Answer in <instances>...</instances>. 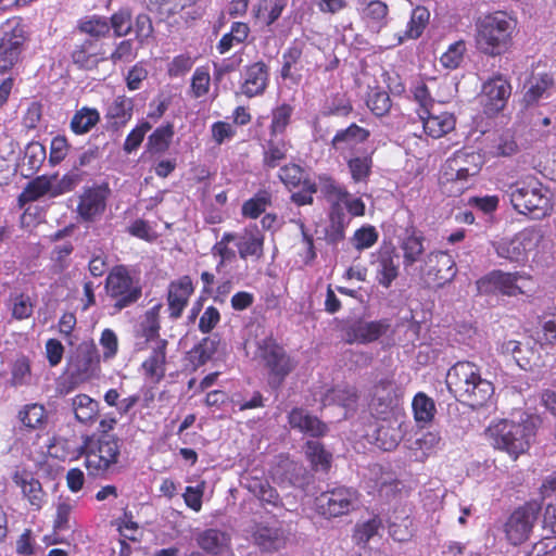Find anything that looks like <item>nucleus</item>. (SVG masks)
<instances>
[{"label":"nucleus","mask_w":556,"mask_h":556,"mask_svg":"<svg viewBox=\"0 0 556 556\" xmlns=\"http://www.w3.org/2000/svg\"><path fill=\"white\" fill-rule=\"evenodd\" d=\"M494 391V384L481 374L468 386L467 391L464 388L463 393H457L454 397L460 404L478 409L491 402Z\"/></svg>","instance_id":"21"},{"label":"nucleus","mask_w":556,"mask_h":556,"mask_svg":"<svg viewBox=\"0 0 556 556\" xmlns=\"http://www.w3.org/2000/svg\"><path fill=\"white\" fill-rule=\"evenodd\" d=\"M101 355L92 340L80 342L67 358V378L73 387L90 380L100 369Z\"/></svg>","instance_id":"9"},{"label":"nucleus","mask_w":556,"mask_h":556,"mask_svg":"<svg viewBox=\"0 0 556 556\" xmlns=\"http://www.w3.org/2000/svg\"><path fill=\"white\" fill-rule=\"evenodd\" d=\"M134 100L125 94L116 96L108 105L105 118L114 128L124 127L134 114Z\"/></svg>","instance_id":"32"},{"label":"nucleus","mask_w":556,"mask_h":556,"mask_svg":"<svg viewBox=\"0 0 556 556\" xmlns=\"http://www.w3.org/2000/svg\"><path fill=\"white\" fill-rule=\"evenodd\" d=\"M430 12L426 7H416L410 14V18L407 23L404 36H400L397 43H402L405 39H417L419 38L427 25L429 24Z\"/></svg>","instance_id":"52"},{"label":"nucleus","mask_w":556,"mask_h":556,"mask_svg":"<svg viewBox=\"0 0 556 556\" xmlns=\"http://www.w3.org/2000/svg\"><path fill=\"white\" fill-rule=\"evenodd\" d=\"M376 279L383 288H390L399 277V261L394 248L381 250L377 257Z\"/></svg>","instance_id":"31"},{"label":"nucleus","mask_w":556,"mask_h":556,"mask_svg":"<svg viewBox=\"0 0 556 556\" xmlns=\"http://www.w3.org/2000/svg\"><path fill=\"white\" fill-rule=\"evenodd\" d=\"M237 239V233L231 231H226L223 233L220 240H218L213 247H212V254L213 256H218L219 261L216 264V271L219 273L223 267L227 263H230L236 260L237 254L233 249L229 247L231 242H235Z\"/></svg>","instance_id":"55"},{"label":"nucleus","mask_w":556,"mask_h":556,"mask_svg":"<svg viewBox=\"0 0 556 556\" xmlns=\"http://www.w3.org/2000/svg\"><path fill=\"white\" fill-rule=\"evenodd\" d=\"M540 511L539 503L527 502L510 514L505 522V534L513 545L522 544L529 539Z\"/></svg>","instance_id":"13"},{"label":"nucleus","mask_w":556,"mask_h":556,"mask_svg":"<svg viewBox=\"0 0 556 556\" xmlns=\"http://www.w3.org/2000/svg\"><path fill=\"white\" fill-rule=\"evenodd\" d=\"M101 121L100 112L96 108L81 106L76 110L70 122V129L76 136L86 135Z\"/></svg>","instance_id":"40"},{"label":"nucleus","mask_w":556,"mask_h":556,"mask_svg":"<svg viewBox=\"0 0 556 556\" xmlns=\"http://www.w3.org/2000/svg\"><path fill=\"white\" fill-rule=\"evenodd\" d=\"M359 494L356 489L346 485H334L321 492L315 498L316 509L326 519L349 515L354 510Z\"/></svg>","instance_id":"10"},{"label":"nucleus","mask_w":556,"mask_h":556,"mask_svg":"<svg viewBox=\"0 0 556 556\" xmlns=\"http://www.w3.org/2000/svg\"><path fill=\"white\" fill-rule=\"evenodd\" d=\"M520 279H529V277H526L518 271L504 273L501 270L493 271L489 276V281L494 286V288L502 294L508 296H516L525 293L522 288L518 286V280Z\"/></svg>","instance_id":"42"},{"label":"nucleus","mask_w":556,"mask_h":556,"mask_svg":"<svg viewBox=\"0 0 556 556\" xmlns=\"http://www.w3.org/2000/svg\"><path fill=\"white\" fill-rule=\"evenodd\" d=\"M511 94L510 81L503 74H494L482 85L481 105L488 117H494L501 113Z\"/></svg>","instance_id":"14"},{"label":"nucleus","mask_w":556,"mask_h":556,"mask_svg":"<svg viewBox=\"0 0 556 556\" xmlns=\"http://www.w3.org/2000/svg\"><path fill=\"white\" fill-rule=\"evenodd\" d=\"M319 48L306 39L295 38L286 48L281 56L280 77L283 80L299 83L302 72H309L318 66Z\"/></svg>","instance_id":"7"},{"label":"nucleus","mask_w":556,"mask_h":556,"mask_svg":"<svg viewBox=\"0 0 556 556\" xmlns=\"http://www.w3.org/2000/svg\"><path fill=\"white\" fill-rule=\"evenodd\" d=\"M494 391V384L481 374L468 386L467 391L464 388L463 393H457L454 397L460 404L478 409L491 402Z\"/></svg>","instance_id":"22"},{"label":"nucleus","mask_w":556,"mask_h":556,"mask_svg":"<svg viewBox=\"0 0 556 556\" xmlns=\"http://www.w3.org/2000/svg\"><path fill=\"white\" fill-rule=\"evenodd\" d=\"M111 190L108 184L85 187L78 197L76 212L83 222L97 220L106 210Z\"/></svg>","instance_id":"15"},{"label":"nucleus","mask_w":556,"mask_h":556,"mask_svg":"<svg viewBox=\"0 0 556 556\" xmlns=\"http://www.w3.org/2000/svg\"><path fill=\"white\" fill-rule=\"evenodd\" d=\"M395 402L394 383L390 379H382L372 388L370 405L380 414L387 413Z\"/></svg>","instance_id":"46"},{"label":"nucleus","mask_w":556,"mask_h":556,"mask_svg":"<svg viewBox=\"0 0 556 556\" xmlns=\"http://www.w3.org/2000/svg\"><path fill=\"white\" fill-rule=\"evenodd\" d=\"M506 351L513 354L518 366L523 370H532L538 366L540 353L529 343L510 340L505 344Z\"/></svg>","instance_id":"43"},{"label":"nucleus","mask_w":556,"mask_h":556,"mask_svg":"<svg viewBox=\"0 0 556 556\" xmlns=\"http://www.w3.org/2000/svg\"><path fill=\"white\" fill-rule=\"evenodd\" d=\"M104 289L112 302L114 314L136 304L142 296L139 278L134 277L129 268L123 264L115 265L109 271Z\"/></svg>","instance_id":"6"},{"label":"nucleus","mask_w":556,"mask_h":556,"mask_svg":"<svg viewBox=\"0 0 556 556\" xmlns=\"http://www.w3.org/2000/svg\"><path fill=\"white\" fill-rule=\"evenodd\" d=\"M383 529L382 520L375 516L366 521L356 523L353 531V541L357 545H366L371 539L380 534Z\"/></svg>","instance_id":"58"},{"label":"nucleus","mask_w":556,"mask_h":556,"mask_svg":"<svg viewBox=\"0 0 556 556\" xmlns=\"http://www.w3.org/2000/svg\"><path fill=\"white\" fill-rule=\"evenodd\" d=\"M391 327L389 319H379L374 321H356L349 326L345 331V342L349 344H366L377 341Z\"/></svg>","instance_id":"18"},{"label":"nucleus","mask_w":556,"mask_h":556,"mask_svg":"<svg viewBox=\"0 0 556 556\" xmlns=\"http://www.w3.org/2000/svg\"><path fill=\"white\" fill-rule=\"evenodd\" d=\"M291 144L289 141L269 135V138L263 147V167L265 169H274L280 166V164L287 160Z\"/></svg>","instance_id":"35"},{"label":"nucleus","mask_w":556,"mask_h":556,"mask_svg":"<svg viewBox=\"0 0 556 556\" xmlns=\"http://www.w3.org/2000/svg\"><path fill=\"white\" fill-rule=\"evenodd\" d=\"M269 84V66L262 60L244 66L240 91L251 99L262 96Z\"/></svg>","instance_id":"17"},{"label":"nucleus","mask_w":556,"mask_h":556,"mask_svg":"<svg viewBox=\"0 0 556 556\" xmlns=\"http://www.w3.org/2000/svg\"><path fill=\"white\" fill-rule=\"evenodd\" d=\"M162 305L155 304L151 308H149L143 316V319L140 324L141 336L146 339L147 342L154 341L155 342L161 339L160 338V311Z\"/></svg>","instance_id":"59"},{"label":"nucleus","mask_w":556,"mask_h":556,"mask_svg":"<svg viewBox=\"0 0 556 556\" xmlns=\"http://www.w3.org/2000/svg\"><path fill=\"white\" fill-rule=\"evenodd\" d=\"M121 448L117 435L86 434L81 438L75 459L84 457V467L90 479H108L118 472Z\"/></svg>","instance_id":"2"},{"label":"nucleus","mask_w":556,"mask_h":556,"mask_svg":"<svg viewBox=\"0 0 556 556\" xmlns=\"http://www.w3.org/2000/svg\"><path fill=\"white\" fill-rule=\"evenodd\" d=\"M486 434L494 448L507 453L516 460L530 448L536 435V426L531 419L521 422L501 419L488 427Z\"/></svg>","instance_id":"3"},{"label":"nucleus","mask_w":556,"mask_h":556,"mask_svg":"<svg viewBox=\"0 0 556 556\" xmlns=\"http://www.w3.org/2000/svg\"><path fill=\"white\" fill-rule=\"evenodd\" d=\"M175 135L174 124L167 122L156 127L149 136L146 144L151 155H161L168 151Z\"/></svg>","instance_id":"37"},{"label":"nucleus","mask_w":556,"mask_h":556,"mask_svg":"<svg viewBox=\"0 0 556 556\" xmlns=\"http://www.w3.org/2000/svg\"><path fill=\"white\" fill-rule=\"evenodd\" d=\"M253 540L262 549L275 551L280 545V531L277 528L258 525L253 532Z\"/></svg>","instance_id":"61"},{"label":"nucleus","mask_w":556,"mask_h":556,"mask_svg":"<svg viewBox=\"0 0 556 556\" xmlns=\"http://www.w3.org/2000/svg\"><path fill=\"white\" fill-rule=\"evenodd\" d=\"M370 137V131L356 123H351L348 127L337 130L331 139V148L343 155L345 152H353L355 146L366 142Z\"/></svg>","instance_id":"25"},{"label":"nucleus","mask_w":556,"mask_h":556,"mask_svg":"<svg viewBox=\"0 0 556 556\" xmlns=\"http://www.w3.org/2000/svg\"><path fill=\"white\" fill-rule=\"evenodd\" d=\"M31 377L30 361L27 356L17 357L11 369L10 383L12 387H21L27 384Z\"/></svg>","instance_id":"64"},{"label":"nucleus","mask_w":556,"mask_h":556,"mask_svg":"<svg viewBox=\"0 0 556 556\" xmlns=\"http://www.w3.org/2000/svg\"><path fill=\"white\" fill-rule=\"evenodd\" d=\"M353 112V104L345 92H336L326 98L320 114L324 117H348Z\"/></svg>","instance_id":"49"},{"label":"nucleus","mask_w":556,"mask_h":556,"mask_svg":"<svg viewBox=\"0 0 556 556\" xmlns=\"http://www.w3.org/2000/svg\"><path fill=\"white\" fill-rule=\"evenodd\" d=\"M17 419L26 430H39L46 427L48 422V413L45 405L39 403H29L20 408Z\"/></svg>","instance_id":"38"},{"label":"nucleus","mask_w":556,"mask_h":556,"mask_svg":"<svg viewBox=\"0 0 556 556\" xmlns=\"http://www.w3.org/2000/svg\"><path fill=\"white\" fill-rule=\"evenodd\" d=\"M303 447L312 470L328 473L332 464V454L326 450L325 445L319 441L307 440Z\"/></svg>","instance_id":"36"},{"label":"nucleus","mask_w":556,"mask_h":556,"mask_svg":"<svg viewBox=\"0 0 556 556\" xmlns=\"http://www.w3.org/2000/svg\"><path fill=\"white\" fill-rule=\"evenodd\" d=\"M75 418L83 425H92L99 415V402L85 393L77 394L72 400Z\"/></svg>","instance_id":"45"},{"label":"nucleus","mask_w":556,"mask_h":556,"mask_svg":"<svg viewBox=\"0 0 556 556\" xmlns=\"http://www.w3.org/2000/svg\"><path fill=\"white\" fill-rule=\"evenodd\" d=\"M51 181L46 176L30 180L17 198L18 206L24 207L29 202L37 201L51 190Z\"/></svg>","instance_id":"54"},{"label":"nucleus","mask_w":556,"mask_h":556,"mask_svg":"<svg viewBox=\"0 0 556 556\" xmlns=\"http://www.w3.org/2000/svg\"><path fill=\"white\" fill-rule=\"evenodd\" d=\"M273 205V194L267 189H261L245 200L241 206V216L247 219H257Z\"/></svg>","instance_id":"44"},{"label":"nucleus","mask_w":556,"mask_h":556,"mask_svg":"<svg viewBox=\"0 0 556 556\" xmlns=\"http://www.w3.org/2000/svg\"><path fill=\"white\" fill-rule=\"evenodd\" d=\"M102 45L94 39H84L80 43L75 45L71 56L75 65L81 70H92L104 60L100 58Z\"/></svg>","instance_id":"28"},{"label":"nucleus","mask_w":556,"mask_h":556,"mask_svg":"<svg viewBox=\"0 0 556 556\" xmlns=\"http://www.w3.org/2000/svg\"><path fill=\"white\" fill-rule=\"evenodd\" d=\"M287 420L291 429L311 438H323L329 431L326 422L303 407H293L288 413Z\"/></svg>","instance_id":"19"},{"label":"nucleus","mask_w":556,"mask_h":556,"mask_svg":"<svg viewBox=\"0 0 556 556\" xmlns=\"http://www.w3.org/2000/svg\"><path fill=\"white\" fill-rule=\"evenodd\" d=\"M167 345V340L159 339L150 355L141 364L144 376L155 382H160L165 377Z\"/></svg>","instance_id":"27"},{"label":"nucleus","mask_w":556,"mask_h":556,"mask_svg":"<svg viewBox=\"0 0 556 556\" xmlns=\"http://www.w3.org/2000/svg\"><path fill=\"white\" fill-rule=\"evenodd\" d=\"M418 117L422 123L425 132L435 139L454 130L456 125V118L450 112L433 114L431 110H428L425 114L418 115Z\"/></svg>","instance_id":"29"},{"label":"nucleus","mask_w":556,"mask_h":556,"mask_svg":"<svg viewBox=\"0 0 556 556\" xmlns=\"http://www.w3.org/2000/svg\"><path fill=\"white\" fill-rule=\"evenodd\" d=\"M12 480L21 489L23 497L28 502L29 506L34 510L39 511L47 502V493L41 482L33 472L26 469L16 470L12 476Z\"/></svg>","instance_id":"20"},{"label":"nucleus","mask_w":556,"mask_h":556,"mask_svg":"<svg viewBox=\"0 0 556 556\" xmlns=\"http://www.w3.org/2000/svg\"><path fill=\"white\" fill-rule=\"evenodd\" d=\"M278 178L291 191V201L298 206L312 205L317 185L309 174L296 163L280 166Z\"/></svg>","instance_id":"8"},{"label":"nucleus","mask_w":556,"mask_h":556,"mask_svg":"<svg viewBox=\"0 0 556 556\" xmlns=\"http://www.w3.org/2000/svg\"><path fill=\"white\" fill-rule=\"evenodd\" d=\"M244 488L257 497L264 506L278 508L283 505L277 490L264 478L250 476L245 478Z\"/></svg>","instance_id":"33"},{"label":"nucleus","mask_w":556,"mask_h":556,"mask_svg":"<svg viewBox=\"0 0 556 556\" xmlns=\"http://www.w3.org/2000/svg\"><path fill=\"white\" fill-rule=\"evenodd\" d=\"M410 229H413L412 232L404 237L400 244L403 251V263L406 267L414 265L425 251V238L414 227Z\"/></svg>","instance_id":"51"},{"label":"nucleus","mask_w":556,"mask_h":556,"mask_svg":"<svg viewBox=\"0 0 556 556\" xmlns=\"http://www.w3.org/2000/svg\"><path fill=\"white\" fill-rule=\"evenodd\" d=\"M258 352L273 384L280 386L295 368V362L273 337H267L260 343Z\"/></svg>","instance_id":"11"},{"label":"nucleus","mask_w":556,"mask_h":556,"mask_svg":"<svg viewBox=\"0 0 556 556\" xmlns=\"http://www.w3.org/2000/svg\"><path fill=\"white\" fill-rule=\"evenodd\" d=\"M324 402L354 410L357 406L358 393L355 387L336 386L325 394Z\"/></svg>","instance_id":"47"},{"label":"nucleus","mask_w":556,"mask_h":556,"mask_svg":"<svg viewBox=\"0 0 556 556\" xmlns=\"http://www.w3.org/2000/svg\"><path fill=\"white\" fill-rule=\"evenodd\" d=\"M193 292L194 286L189 275L169 282L166 295L169 318L178 319L182 316Z\"/></svg>","instance_id":"16"},{"label":"nucleus","mask_w":556,"mask_h":556,"mask_svg":"<svg viewBox=\"0 0 556 556\" xmlns=\"http://www.w3.org/2000/svg\"><path fill=\"white\" fill-rule=\"evenodd\" d=\"M236 247L240 258L261 260L264 256L265 237L256 225L245 227L237 233Z\"/></svg>","instance_id":"24"},{"label":"nucleus","mask_w":556,"mask_h":556,"mask_svg":"<svg viewBox=\"0 0 556 556\" xmlns=\"http://www.w3.org/2000/svg\"><path fill=\"white\" fill-rule=\"evenodd\" d=\"M357 12L365 25L380 31L388 24L389 7L381 0H356Z\"/></svg>","instance_id":"26"},{"label":"nucleus","mask_w":556,"mask_h":556,"mask_svg":"<svg viewBox=\"0 0 556 556\" xmlns=\"http://www.w3.org/2000/svg\"><path fill=\"white\" fill-rule=\"evenodd\" d=\"M518 33V21L505 11H494L476 22V45L488 56H501L511 50Z\"/></svg>","instance_id":"1"},{"label":"nucleus","mask_w":556,"mask_h":556,"mask_svg":"<svg viewBox=\"0 0 556 556\" xmlns=\"http://www.w3.org/2000/svg\"><path fill=\"white\" fill-rule=\"evenodd\" d=\"M77 28L80 33L88 35V39H94L97 42L109 37L111 33L108 18L101 15H91L79 20Z\"/></svg>","instance_id":"50"},{"label":"nucleus","mask_w":556,"mask_h":556,"mask_svg":"<svg viewBox=\"0 0 556 556\" xmlns=\"http://www.w3.org/2000/svg\"><path fill=\"white\" fill-rule=\"evenodd\" d=\"M114 37H125L132 30V15L128 8H122L108 18Z\"/></svg>","instance_id":"62"},{"label":"nucleus","mask_w":556,"mask_h":556,"mask_svg":"<svg viewBox=\"0 0 556 556\" xmlns=\"http://www.w3.org/2000/svg\"><path fill=\"white\" fill-rule=\"evenodd\" d=\"M492 247L498 257L508 260L510 262L520 263L527 260L520 242L514 236L513 238H502L497 241L492 242Z\"/></svg>","instance_id":"57"},{"label":"nucleus","mask_w":556,"mask_h":556,"mask_svg":"<svg viewBox=\"0 0 556 556\" xmlns=\"http://www.w3.org/2000/svg\"><path fill=\"white\" fill-rule=\"evenodd\" d=\"M349 223L343 206L339 202H332L328 213V225L325 227L324 239L326 242L331 245L341 242L345 237Z\"/></svg>","instance_id":"30"},{"label":"nucleus","mask_w":556,"mask_h":556,"mask_svg":"<svg viewBox=\"0 0 556 556\" xmlns=\"http://www.w3.org/2000/svg\"><path fill=\"white\" fill-rule=\"evenodd\" d=\"M75 504L70 497L61 498L56 504L55 516L53 519V529L56 532H63L71 529V516Z\"/></svg>","instance_id":"63"},{"label":"nucleus","mask_w":556,"mask_h":556,"mask_svg":"<svg viewBox=\"0 0 556 556\" xmlns=\"http://www.w3.org/2000/svg\"><path fill=\"white\" fill-rule=\"evenodd\" d=\"M481 374V367L473 362H456L447 370L445 378L446 388L453 396L457 393H463V389L465 388L467 391L468 386Z\"/></svg>","instance_id":"23"},{"label":"nucleus","mask_w":556,"mask_h":556,"mask_svg":"<svg viewBox=\"0 0 556 556\" xmlns=\"http://www.w3.org/2000/svg\"><path fill=\"white\" fill-rule=\"evenodd\" d=\"M414 418L417 424H429L437 413L434 401L424 392H418L412 402Z\"/></svg>","instance_id":"56"},{"label":"nucleus","mask_w":556,"mask_h":556,"mask_svg":"<svg viewBox=\"0 0 556 556\" xmlns=\"http://www.w3.org/2000/svg\"><path fill=\"white\" fill-rule=\"evenodd\" d=\"M218 345L219 341L211 337H205L197 343L187 353V361L191 366L192 371H195L198 368L210 362L217 352Z\"/></svg>","instance_id":"39"},{"label":"nucleus","mask_w":556,"mask_h":556,"mask_svg":"<svg viewBox=\"0 0 556 556\" xmlns=\"http://www.w3.org/2000/svg\"><path fill=\"white\" fill-rule=\"evenodd\" d=\"M516 212L541 219L552 214L554 205L547 188L535 177L510 184L505 190Z\"/></svg>","instance_id":"4"},{"label":"nucleus","mask_w":556,"mask_h":556,"mask_svg":"<svg viewBox=\"0 0 556 556\" xmlns=\"http://www.w3.org/2000/svg\"><path fill=\"white\" fill-rule=\"evenodd\" d=\"M317 191L319 190L323 197L330 202H339L349 195V190L340 185L337 179L328 173H321L317 176Z\"/></svg>","instance_id":"53"},{"label":"nucleus","mask_w":556,"mask_h":556,"mask_svg":"<svg viewBox=\"0 0 556 556\" xmlns=\"http://www.w3.org/2000/svg\"><path fill=\"white\" fill-rule=\"evenodd\" d=\"M374 151L361 155H351L345 160L351 179L354 184H367L374 167Z\"/></svg>","instance_id":"41"},{"label":"nucleus","mask_w":556,"mask_h":556,"mask_svg":"<svg viewBox=\"0 0 556 556\" xmlns=\"http://www.w3.org/2000/svg\"><path fill=\"white\" fill-rule=\"evenodd\" d=\"M198 545L207 554L223 555L230 551V535L218 529H206L197 538Z\"/></svg>","instance_id":"34"},{"label":"nucleus","mask_w":556,"mask_h":556,"mask_svg":"<svg viewBox=\"0 0 556 556\" xmlns=\"http://www.w3.org/2000/svg\"><path fill=\"white\" fill-rule=\"evenodd\" d=\"M419 274L427 287L442 288L455 278L457 267L451 254L443 251H433L426 256Z\"/></svg>","instance_id":"12"},{"label":"nucleus","mask_w":556,"mask_h":556,"mask_svg":"<svg viewBox=\"0 0 556 556\" xmlns=\"http://www.w3.org/2000/svg\"><path fill=\"white\" fill-rule=\"evenodd\" d=\"M293 106L289 103H281L271 110V121L269 125V135L277 137L285 134L291 123Z\"/></svg>","instance_id":"60"},{"label":"nucleus","mask_w":556,"mask_h":556,"mask_svg":"<svg viewBox=\"0 0 556 556\" xmlns=\"http://www.w3.org/2000/svg\"><path fill=\"white\" fill-rule=\"evenodd\" d=\"M366 106L377 117L387 116L392 108V100L388 91L380 86L370 87L365 98Z\"/></svg>","instance_id":"48"},{"label":"nucleus","mask_w":556,"mask_h":556,"mask_svg":"<svg viewBox=\"0 0 556 556\" xmlns=\"http://www.w3.org/2000/svg\"><path fill=\"white\" fill-rule=\"evenodd\" d=\"M29 34L21 16H12L0 23V74L10 73L22 63Z\"/></svg>","instance_id":"5"}]
</instances>
